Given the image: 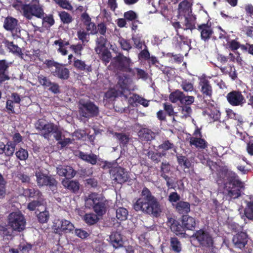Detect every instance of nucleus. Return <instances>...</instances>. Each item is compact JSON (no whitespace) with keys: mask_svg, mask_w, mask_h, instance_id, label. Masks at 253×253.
I'll return each instance as SVG.
<instances>
[{"mask_svg":"<svg viewBox=\"0 0 253 253\" xmlns=\"http://www.w3.org/2000/svg\"><path fill=\"white\" fill-rule=\"evenodd\" d=\"M200 31L201 39L204 41L209 39L212 34V31L210 26L207 24H202L198 26Z\"/></svg>","mask_w":253,"mask_h":253,"instance_id":"b1692460","label":"nucleus"},{"mask_svg":"<svg viewBox=\"0 0 253 253\" xmlns=\"http://www.w3.org/2000/svg\"><path fill=\"white\" fill-rule=\"evenodd\" d=\"M180 117L186 118L190 117L192 113V109L189 106L183 105L180 107Z\"/></svg>","mask_w":253,"mask_h":253,"instance_id":"49530a36","label":"nucleus"},{"mask_svg":"<svg viewBox=\"0 0 253 253\" xmlns=\"http://www.w3.org/2000/svg\"><path fill=\"white\" fill-rule=\"evenodd\" d=\"M116 217L121 221L127 219L128 211L125 208H119L116 210Z\"/></svg>","mask_w":253,"mask_h":253,"instance_id":"79ce46f5","label":"nucleus"},{"mask_svg":"<svg viewBox=\"0 0 253 253\" xmlns=\"http://www.w3.org/2000/svg\"><path fill=\"white\" fill-rule=\"evenodd\" d=\"M59 16L62 22L64 24H69L73 21V18L70 14L65 11L59 13Z\"/></svg>","mask_w":253,"mask_h":253,"instance_id":"de8ad7c7","label":"nucleus"},{"mask_svg":"<svg viewBox=\"0 0 253 253\" xmlns=\"http://www.w3.org/2000/svg\"><path fill=\"white\" fill-rule=\"evenodd\" d=\"M3 27L6 30L11 32L14 38H18L21 37V29L16 19L11 16L7 17L4 19Z\"/></svg>","mask_w":253,"mask_h":253,"instance_id":"9b49d317","label":"nucleus"},{"mask_svg":"<svg viewBox=\"0 0 253 253\" xmlns=\"http://www.w3.org/2000/svg\"><path fill=\"white\" fill-rule=\"evenodd\" d=\"M62 183L64 187L73 192H76L79 189L80 184L78 181L64 179L62 180Z\"/></svg>","mask_w":253,"mask_h":253,"instance_id":"a878e982","label":"nucleus"},{"mask_svg":"<svg viewBox=\"0 0 253 253\" xmlns=\"http://www.w3.org/2000/svg\"><path fill=\"white\" fill-rule=\"evenodd\" d=\"M182 96H183V92L177 89L169 94V99L172 103H176L178 101L181 102Z\"/></svg>","mask_w":253,"mask_h":253,"instance_id":"58836bf2","label":"nucleus"},{"mask_svg":"<svg viewBox=\"0 0 253 253\" xmlns=\"http://www.w3.org/2000/svg\"><path fill=\"white\" fill-rule=\"evenodd\" d=\"M57 173L60 176H64L67 179H71L76 175V171L69 166H59L56 168Z\"/></svg>","mask_w":253,"mask_h":253,"instance_id":"6ab92c4d","label":"nucleus"},{"mask_svg":"<svg viewBox=\"0 0 253 253\" xmlns=\"http://www.w3.org/2000/svg\"><path fill=\"white\" fill-rule=\"evenodd\" d=\"M49 215L48 211L45 210L41 212L38 215L39 221L41 223L46 222L49 219Z\"/></svg>","mask_w":253,"mask_h":253,"instance_id":"e2e57ef3","label":"nucleus"},{"mask_svg":"<svg viewBox=\"0 0 253 253\" xmlns=\"http://www.w3.org/2000/svg\"><path fill=\"white\" fill-rule=\"evenodd\" d=\"M77 36L79 39L84 42H88L89 34L84 31L80 30L77 32Z\"/></svg>","mask_w":253,"mask_h":253,"instance_id":"052dcab7","label":"nucleus"},{"mask_svg":"<svg viewBox=\"0 0 253 253\" xmlns=\"http://www.w3.org/2000/svg\"><path fill=\"white\" fill-rule=\"evenodd\" d=\"M116 60L118 62V68L120 71L130 73V70L132 69L130 66L132 65V62L129 58L120 53L116 57Z\"/></svg>","mask_w":253,"mask_h":253,"instance_id":"2eb2a0df","label":"nucleus"},{"mask_svg":"<svg viewBox=\"0 0 253 253\" xmlns=\"http://www.w3.org/2000/svg\"><path fill=\"white\" fill-rule=\"evenodd\" d=\"M79 157L83 160L92 165H95L97 162V156L93 154H87L83 152H80Z\"/></svg>","mask_w":253,"mask_h":253,"instance_id":"c756f323","label":"nucleus"},{"mask_svg":"<svg viewBox=\"0 0 253 253\" xmlns=\"http://www.w3.org/2000/svg\"><path fill=\"white\" fill-rule=\"evenodd\" d=\"M176 147L174 145L171 143L169 140L164 141L161 145H159L158 149L159 150L162 149V152L166 153V151L171 150L174 153H176Z\"/></svg>","mask_w":253,"mask_h":253,"instance_id":"f704fd0d","label":"nucleus"},{"mask_svg":"<svg viewBox=\"0 0 253 253\" xmlns=\"http://www.w3.org/2000/svg\"><path fill=\"white\" fill-rule=\"evenodd\" d=\"M132 40L135 47L138 49H141L143 45H145L142 39V36L141 34L133 35L132 37Z\"/></svg>","mask_w":253,"mask_h":253,"instance_id":"e433bc0d","label":"nucleus"},{"mask_svg":"<svg viewBox=\"0 0 253 253\" xmlns=\"http://www.w3.org/2000/svg\"><path fill=\"white\" fill-rule=\"evenodd\" d=\"M99 113L98 107L93 102L80 101L79 103V114L81 117L89 119L97 116Z\"/></svg>","mask_w":253,"mask_h":253,"instance_id":"6e6552de","label":"nucleus"},{"mask_svg":"<svg viewBox=\"0 0 253 253\" xmlns=\"http://www.w3.org/2000/svg\"><path fill=\"white\" fill-rule=\"evenodd\" d=\"M109 241L115 249L123 247L124 242L121 234L117 231H113L109 236Z\"/></svg>","mask_w":253,"mask_h":253,"instance_id":"aec40b11","label":"nucleus"},{"mask_svg":"<svg viewBox=\"0 0 253 253\" xmlns=\"http://www.w3.org/2000/svg\"><path fill=\"white\" fill-rule=\"evenodd\" d=\"M248 241V236L246 233L241 232L237 233L232 238V242L234 246L240 249L245 248Z\"/></svg>","mask_w":253,"mask_h":253,"instance_id":"a211bd4d","label":"nucleus"},{"mask_svg":"<svg viewBox=\"0 0 253 253\" xmlns=\"http://www.w3.org/2000/svg\"><path fill=\"white\" fill-rule=\"evenodd\" d=\"M52 75L62 80H67L69 77V71L63 65L60 64L54 70H51Z\"/></svg>","mask_w":253,"mask_h":253,"instance_id":"412c9836","label":"nucleus"},{"mask_svg":"<svg viewBox=\"0 0 253 253\" xmlns=\"http://www.w3.org/2000/svg\"><path fill=\"white\" fill-rule=\"evenodd\" d=\"M21 8L23 15L28 19H32L33 16L40 18L43 17V10L39 1L36 0L29 4H22Z\"/></svg>","mask_w":253,"mask_h":253,"instance_id":"423d86ee","label":"nucleus"},{"mask_svg":"<svg viewBox=\"0 0 253 253\" xmlns=\"http://www.w3.org/2000/svg\"><path fill=\"white\" fill-rule=\"evenodd\" d=\"M60 7L68 10H72L73 6L67 0H54Z\"/></svg>","mask_w":253,"mask_h":253,"instance_id":"5fc2aeb1","label":"nucleus"},{"mask_svg":"<svg viewBox=\"0 0 253 253\" xmlns=\"http://www.w3.org/2000/svg\"><path fill=\"white\" fill-rule=\"evenodd\" d=\"M43 199L40 198L39 200L33 201L30 202L28 205V209L30 211H34L36 207L43 204Z\"/></svg>","mask_w":253,"mask_h":253,"instance_id":"6e6d98bb","label":"nucleus"},{"mask_svg":"<svg viewBox=\"0 0 253 253\" xmlns=\"http://www.w3.org/2000/svg\"><path fill=\"white\" fill-rule=\"evenodd\" d=\"M52 134H53V137L58 142L64 137V135L62 134V132L60 129L57 125H55L53 128Z\"/></svg>","mask_w":253,"mask_h":253,"instance_id":"4d7b16f0","label":"nucleus"},{"mask_svg":"<svg viewBox=\"0 0 253 253\" xmlns=\"http://www.w3.org/2000/svg\"><path fill=\"white\" fill-rule=\"evenodd\" d=\"M18 249L22 253H29L32 249V245L27 243H22L19 245Z\"/></svg>","mask_w":253,"mask_h":253,"instance_id":"69168bd1","label":"nucleus"},{"mask_svg":"<svg viewBox=\"0 0 253 253\" xmlns=\"http://www.w3.org/2000/svg\"><path fill=\"white\" fill-rule=\"evenodd\" d=\"M54 230L56 232L64 231L66 233L70 232L75 228L73 223L66 219L57 220L54 223Z\"/></svg>","mask_w":253,"mask_h":253,"instance_id":"dca6fc26","label":"nucleus"},{"mask_svg":"<svg viewBox=\"0 0 253 253\" xmlns=\"http://www.w3.org/2000/svg\"><path fill=\"white\" fill-rule=\"evenodd\" d=\"M133 208L136 211H142L155 217L159 216L162 211L157 199L146 187L142 189L141 197L134 204Z\"/></svg>","mask_w":253,"mask_h":253,"instance_id":"f03ea898","label":"nucleus"},{"mask_svg":"<svg viewBox=\"0 0 253 253\" xmlns=\"http://www.w3.org/2000/svg\"><path fill=\"white\" fill-rule=\"evenodd\" d=\"M182 223L183 225L188 230H192L196 225L195 219L189 215H183Z\"/></svg>","mask_w":253,"mask_h":253,"instance_id":"cd10ccee","label":"nucleus"},{"mask_svg":"<svg viewBox=\"0 0 253 253\" xmlns=\"http://www.w3.org/2000/svg\"><path fill=\"white\" fill-rule=\"evenodd\" d=\"M140 139L144 141H151L154 139L155 133L147 128H143L138 132Z\"/></svg>","mask_w":253,"mask_h":253,"instance_id":"4be33fe9","label":"nucleus"},{"mask_svg":"<svg viewBox=\"0 0 253 253\" xmlns=\"http://www.w3.org/2000/svg\"><path fill=\"white\" fill-rule=\"evenodd\" d=\"M23 195L26 197L37 199V200L43 198L41 192L38 189L33 188L24 189Z\"/></svg>","mask_w":253,"mask_h":253,"instance_id":"393cba45","label":"nucleus"},{"mask_svg":"<svg viewBox=\"0 0 253 253\" xmlns=\"http://www.w3.org/2000/svg\"><path fill=\"white\" fill-rule=\"evenodd\" d=\"M5 46L9 49L10 51L13 53L21 56L22 55V52L21 49L17 46V45L14 44L13 42L6 41L4 42Z\"/></svg>","mask_w":253,"mask_h":253,"instance_id":"c9c22d12","label":"nucleus"},{"mask_svg":"<svg viewBox=\"0 0 253 253\" xmlns=\"http://www.w3.org/2000/svg\"><path fill=\"white\" fill-rule=\"evenodd\" d=\"M97 53L100 55L101 60L105 63H109L111 59V53L107 48L102 49L100 53Z\"/></svg>","mask_w":253,"mask_h":253,"instance_id":"c03bdc74","label":"nucleus"},{"mask_svg":"<svg viewBox=\"0 0 253 253\" xmlns=\"http://www.w3.org/2000/svg\"><path fill=\"white\" fill-rule=\"evenodd\" d=\"M8 220L9 226L13 231L20 232L25 228L26 219L24 216L19 211L13 212L9 214Z\"/></svg>","mask_w":253,"mask_h":253,"instance_id":"0eeeda50","label":"nucleus"},{"mask_svg":"<svg viewBox=\"0 0 253 253\" xmlns=\"http://www.w3.org/2000/svg\"><path fill=\"white\" fill-rule=\"evenodd\" d=\"M226 112L229 118L237 120L240 123H242L243 122L242 117L239 114L235 113L232 110L230 109H227Z\"/></svg>","mask_w":253,"mask_h":253,"instance_id":"09e8293b","label":"nucleus"},{"mask_svg":"<svg viewBox=\"0 0 253 253\" xmlns=\"http://www.w3.org/2000/svg\"><path fill=\"white\" fill-rule=\"evenodd\" d=\"M15 155L17 158L21 161H24L27 159L29 155L28 151L21 148L16 152Z\"/></svg>","mask_w":253,"mask_h":253,"instance_id":"603ef678","label":"nucleus"},{"mask_svg":"<svg viewBox=\"0 0 253 253\" xmlns=\"http://www.w3.org/2000/svg\"><path fill=\"white\" fill-rule=\"evenodd\" d=\"M37 184L39 186L48 185L49 186H56V181L51 177H49L41 171L36 173Z\"/></svg>","mask_w":253,"mask_h":253,"instance_id":"f3484780","label":"nucleus"},{"mask_svg":"<svg viewBox=\"0 0 253 253\" xmlns=\"http://www.w3.org/2000/svg\"><path fill=\"white\" fill-rule=\"evenodd\" d=\"M227 100L233 106L242 107L246 103V99L242 92L238 91H232L226 95Z\"/></svg>","mask_w":253,"mask_h":253,"instance_id":"ddd939ff","label":"nucleus"},{"mask_svg":"<svg viewBox=\"0 0 253 253\" xmlns=\"http://www.w3.org/2000/svg\"><path fill=\"white\" fill-rule=\"evenodd\" d=\"M185 17V26L184 30L193 29L195 28L194 20L192 18H188L186 15Z\"/></svg>","mask_w":253,"mask_h":253,"instance_id":"bf43d9fd","label":"nucleus"},{"mask_svg":"<svg viewBox=\"0 0 253 253\" xmlns=\"http://www.w3.org/2000/svg\"><path fill=\"white\" fill-rule=\"evenodd\" d=\"M74 65L76 68L80 70L86 71L87 72H90L91 71V67L87 66L85 64V62L81 60H75Z\"/></svg>","mask_w":253,"mask_h":253,"instance_id":"a19ab883","label":"nucleus"},{"mask_svg":"<svg viewBox=\"0 0 253 253\" xmlns=\"http://www.w3.org/2000/svg\"><path fill=\"white\" fill-rule=\"evenodd\" d=\"M144 46L145 48L138 54V58L139 60H147L150 58V53L147 49L146 46L145 45Z\"/></svg>","mask_w":253,"mask_h":253,"instance_id":"774afa93","label":"nucleus"},{"mask_svg":"<svg viewBox=\"0 0 253 253\" xmlns=\"http://www.w3.org/2000/svg\"><path fill=\"white\" fill-rule=\"evenodd\" d=\"M176 211L180 213H187L190 211L189 203L184 201H179L175 205Z\"/></svg>","mask_w":253,"mask_h":253,"instance_id":"c85d7f7f","label":"nucleus"},{"mask_svg":"<svg viewBox=\"0 0 253 253\" xmlns=\"http://www.w3.org/2000/svg\"><path fill=\"white\" fill-rule=\"evenodd\" d=\"M129 73L133 76H136L137 79L143 80H147L148 77V74L144 70L138 68H132Z\"/></svg>","mask_w":253,"mask_h":253,"instance_id":"72a5a7b5","label":"nucleus"},{"mask_svg":"<svg viewBox=\"0 0 253 253\" xmlns=\"http://www.w3.org/2000/svg\"><path fill=\"white\" fill-rule=\"evenodd\" d=\"M86 30L87 32L89 33L91 35H95L98 33V31H97V26L95 24L91 22L89 23L86 24Z\"/></svg>","mask_w":253,"mask_h":253,"instance_id":"680f3d73","label":"nucleus"},{"mask_svg":"<svg viewBox=\"0 0 253 253\" xmlns=\"http://www.w3.org/2000/svg\"><path fill=\"white\" fill-rule=\"evenodd\" d=\"M166 155V153L164 152L155 153L153 151H149L147 153L149 158L156 163H159L160 161V158Z\"/></svg>","mask_w":253,"mask_h":253,"instance_id":"4c0bfd02","label":"nucleus"},{"mask_svg":"<svg viewBox=\"0 0 253 253\" xmlns=\"http://www.w3.org/2000/svg\"><path fill=\"white\" fill-rule=\"evenodd\" d=\"M193 236L203 247L212 248L213 246V238L207 231L199 230L197 231Z\"/></svg>","mask_w":253,"mask_h":253,"instance_id":"9d476101","label":"nucleus"},{"mask_svg":"<svg viewBox=\"0 0 253 253\" xmlns=\"http://www.w3.org/2000/svg\"><path fill=\"white\" fill-rule=\"evenodd\" d=\"M201 129L196 127L194 130L193 136L189 138V143L191 146L200 149H205L208 146V142L204 138H202Z\"/></svg>","mask_w":253,"mask_h":253,"instance_id":"f8f14e48","label":"nucleus"},{"mask_svg":"<svg viewBox=\"0 0 253 253\" xmlns=\"http://www.w3.org/2000/svg\"><path fill=\"white\" fill-rule=\"evenodd\" d=\"M84 199L86 208L93 210L98 216L105 213L107 203L102 195L97 193H91L85 195Z\"/></svg>","mask_w":253,"mask_h":253,"instance_id":"20e7f679","label":"nucleus"},{"mask_svg":"<svg viewBox=\"0 0 253 253\" xmlns=\"http://www.w3.org/2000/svg\"><path fill=\"white\" fill-rule=\"evenodd\" d=\"M15 148V144L11 142H8L4 148V153L6 156H12L14 152Z\"/></svg>","mask_w":253,"mask_h":253,"instance_id":"8fccbe9b","label":"nucleus"},{"mask_svg":"<svg viewBox=\"0 0 253 253\" xmlns=\"http://www.w3.org/2000/svg\"><path fill=\"white\" fill-rule=\"evenodd\" d=\"M38 80L41 85L44 87H48L51 84V82L46 77L42 75H40L38 77Z\"/></svg>","mask_w":253,"mask_h":253,"instance_id":"864d4df0","label":"nucleus"},{"mask_svg":"<svg viewBox=\"0 0 253 253\" xmlns=\"http://www.w3.org/2000/svg\"><path fill=\"white\" fill-rule=\"evenodd\" d=\"M124 17L127 21H134L138 20V15L133 10H129L125 12L124 14Z\"/></svg>","mask_w":253,"mask_h":253,"instance_id":"a18cd8bd","label":"nucleus"},{"mask_svg":"<svg viewBox=\"0 0 253 253\" xmlns=\"http://www.w3.org/2000/svg\"><path fill=\"white\" fill-rule=\"evenodd\" d=\"M199 86L200 91L204 98H211L212 94V88L210 81L205 76L199 78Z\"/></svg>","mask_w":253,"mask_h":253,"instance_id":"4468645a","label":"nucleus"},{"mask_svg":"<svg viewBox=\"0 0 253 253\" xmlns=\"http://www.w3.org/2000/svg\"><path fill=\"white\" fill-rule=\"evenodd\" d=\"M95 42L96 47L95 48V51L96 53H100L102 49L107 48L106 45L107 43V40L105 37L100 36L97 38Z\"/></svg>","mask_w":253,"mask_h":253,"instance_id":"bb28decb","label":"nucleus"},{"mask_svg":"<svg viewBox=\"0 0 253 253\" xmlns=\"http://www.w3.org/2000/svg\"><path fill=\"white\" fill-rule=\"evenodd\" d=\"M104 168L109 169V172L111 175V178L113 180L119 183H124L128 179L127 173L125 171V169L118 167L116 163L112 164L109 162H106L104 165Z\"/></svg>","mask_w":253,"mask_h":253,"instance_id":"39448f33","label":"nucleus"},{"mask_svg":"<svg viewBox=\"0 0 253 253\" xmlns=\"http://www.w3.org/2000/svg\"><path fill=\"white\" fill-rule=\"evenodd\" d=\"M223 178V193L230 199H236L241 195V190L244 188V183L239 178L238 175L232 171L224 172Z\"/></svg>","mask_w":253,"mask_h":253,"instance_id":"7ed1b4c3","label":"nucleus"},{"mask_svg":"<svg viewBox=\"0 0 253 253\" xmlns=\"http://www.w3.org/2000/svg\"><path fill=\"white\" fill-rule=\"evenodd\" d=\"M209 116L214 121H217L220 117V113L215 108L212 107L209 113Z\"/></svg>","mask_w":253,"mask_h":253,"instance_id":"338daca9","label":"nucleus"},{"mask_svg":"<svg viewBox=\"0 0 253 253\" xmlns=\"http://www.w3.org/2000/svg\"><path fill=\"white\" fill-rule=\"evenodd\" d=\"M177 158L178 164L183 166L184 169L190 167L191 163L186 157L183 156H179Z\"/></svg>","mask_w":253,"mask_h":253,"instance_id":"3c124183","label":"nucleus"},{"mask_svg":"<svg viewBox=\"0 0 253 253\" xmlns=\"http://www.w3.org/2000/svg\"><path fill=\"white\" fill-rule=\"evenodd\" d=\"M191 2L188 0H184L179 4L178 8L179 13L184 16L186 15H189L191 12Z\"/></svg>","mask_w":253,"mask_h":253,"instance_id":"5701e85b","label":"nucleus"},{"mask_svg":"<svg viewBox=\"0 0 253 253\" xmlns=\"http://www.w3.org/2000/svg\"><path fill=\"white\" fill-rule=\"evenodd\" d=\"M114 136L119 141L120 144L123 145L127 144L129 140L128 136L125 133L115 132Z\"/></svg>","mask_w":253,"mask_h":253,"instance_id":"37998d69","label":"nucleus"},{"mask_svg":"<svg viewBox=\"0 0 253 253\" xmlns=\"http://www.w3.org/2000/svg\"><path fill=\"white\" fill-rule=\"evenodd\" d=\"M180 86L186 92H191L194 89L193 84L186 80L181 82Z\"/></svg>","mask_w":253,"mask_h":253,"instance_id":"13d9d810","label":"nucleus"},{"mask_svg":"<svg viewBox=\"0 0 253 253\" xmlns=\"http://www.w3.org/2000/svg\"><path fill=\"white\" fill-rule=\"evenodd\" d=\"M55 125L53 123H47L44 120L40 119L36 123L35 127L40 131L41 136L49 140Z\"/></svg>","mask_w":253,"mask_h":253,"instance_id":"1a4fd4ad","label":"nucleus"},{"mask_svg":"<svg viewBox=\"0 0 253 253\" xmlns=\"http://www.w3.org/2000/svg\"><path fill=\"white\" fill-rule=\"evenodd\" d=\"M170 249L175 253H178L182 250V245L176 237H171L170 239Z\"/></svg>","mask_w":253,"mask_h":253,"instance_id":"7c9ffc66","label":"nucleus"},{"mask_svg":"<svg viewBox=\"0 0 253 253\" xmlns=\"http://www.w3.org/2000/svg\"><path fill=\"white\" fill-rule=\"evenodd\" d=\"M194 101V97L193 96H185L183 93V96L181 99V104H184L185 105L189 106V105L192 104Z\"/></svg>","mask_w":253,"mask_h":253,"instance_id":"0e129e2a","label":"nucleus"},{"mask_svg":"<svg viewBox=\"0 0 253 253\" xmlns=\"http://www.w3.org/2000/svg\"><path fill=\"white\" fill-rule=\"evenodd\" d=\"M131 82V79L126 74L119 75L118 82L114 89H111L105 94L106 97L115 98L119 96H123L126 99L129 97V101L132 99L133 101L138 102L144 107L149 105V101L141 97L136 94H131L129 89V85Z\"/></svg>","mask_w":253,"mask_h":253,"instance_id":"f257e3e1","label":"nucleus"},{"mask_svg":"<svg viewBox=\"0 0 253 253\" xmlns=\"http://www.w3.org/2000/svg\"><path fill=\"white\" fill-rule=\"evenodd\" d=\"M250 201L247 203L244 213L249 219L253 220V195L250 196Z\"/></svg>","mask_w":253,"mask_h":253,"instance_id":"473e14b6","label":"nucleus"},{"mask_svg":"<svg viewBox=\"0 0 253 253\" xmlns=\"http://www.w3.org/2000/svg\"><path fill=\"white\" fill-rule=\"evenodd\" d=\"M97 215L93 213H86L84 216V220L88 224H94L98 220Z\"/></svg>","mask_w":253,"mask_h":253,"instance_id":"ea45409f","label":"nucleus"},{"mask_svg":"<svg viewBox=\"0 0 253 253\" xmlns=\"http://www.w3.org/2000/svg\"><path fill=\"white\" fill-rule=\"evenodd\" d=\"M168 224H170L171 231L176 235L182 234V227L178 222L172 218L169 220Z\"/></svg>","mask_w":253,"mask_h":253,"instance_id":"2f4dec72","label":"nucleus"}]
</instances>
